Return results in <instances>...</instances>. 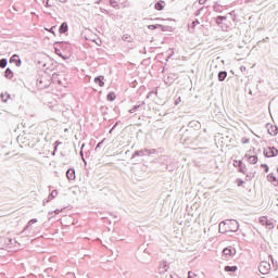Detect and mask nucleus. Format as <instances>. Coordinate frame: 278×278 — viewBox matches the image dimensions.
Listing matches in <instances>:
<instances>
[{"label": "nucleus", "instance_id": "obj_55", "mask_svg": "<svg viewBox=\"0 0 278 278\" xmlns=\"http://www.w3.org/2000/svg\"><path fill=\"white\" fill-rule=\"evenodd\" d=\"M207 0H199V4L200 5H205V2H206Z\"/></svg>", "mask_w": 278, "mask_h": 278}, {"label": "nucleus", "instance_id": "obj_49", "mask_svg": "<svg viewBox=\"0 0 278 278\" xmlns=\"http://www.w3.org/2000/svg\"><path fill=\"white\" fill-rule=\"evenodd\" d=\"M269 257H270V260H271V264H273V266H274V268H275V270H277V262H276V265H275V258H273V255H269Z\"/></svg>", "mask_w": 278, "mask_h": 278}, {"label": "nucleus", "instance_id": "obj_1", "mask_svg": "<svg viewBox=\"0 0 278 278\" xmlns=\"http://www.w3.org/2000/svg\"><path fill=\"white\" fill-rule=\"evenodd\" d=\"M155 153H157V150L144 148V149L135 151L131 155V160L136 157H146V156L149 157L151 155H155Z\"/></svg>", "mask_w": 278, "mask_h": 278}, {"label": "nucleus", "instance_id": "obj_44", "mask_svg": "<svg viewBox=\"0 0 278 278\" xmlns=\"http://www.w3.org/2000/svg\"><path fill=\"white\" fill-rule=\"evenodd\" d=\"M241 142H242V144H249V143L251 142V139H249V138H247V137H243V138L241 139Z\"/></svg>", "mask_w": 278, "mask_h": 278}, {"label": "nucleus", "instance_id": "obj_5", "mask_svg": "<svg viewBox=\"0 0 278 278\" xmlns=\"http://www.w3.org/2000/svg\"><path fill=\"white\" fill-rule=\"evenodd\" d=\"M265 157H277L278 149L275 146H270L264 150Z\"/></svg>", "mask_w": 278, "mask_h": 278}, {"label": "nucleus", "instance_id": "obj_39", "mask_svg": "<svg viewBox=\"0 0 278 278\" xmlns=\"http://www.w3.org/2000/svg\"><path fill=\"white\" fill-rule=\"evenodd\" d=\"M109 3L111 8H118V2H116V0H109Z\"/></svg>", "mask_w": 278, "mask_h": 278}, {"label": "nucleus", "instance_id": "obj_13", "mask_svg": "<svg viewBox=\"0 0 278 278\" xmlns=\"http://www.w3.org/2000/svg\"><path fill=\"white\" fill-rule=\"evenodd\" d=\"M215 23L218 27H222L223 31H227V27H229V24L223 22L219 16L215 18Z\"/></svg>", "mask_w": 278, "mask_h": 278}, {"label": "nucleus", "instance_id": "obj_9", "mask_svg": "<svg viewBox=\"0 0 278 278\" xmlns=\"http://www.w3.org/2000/svg\"><path fill=\"white\" fill-rule=\"evenodd\" d=\"M53 47L61 49L62 51L68 50V41H55Z\"/></svg>", "mask_w": 278, "mask_h": 278}, {"label": "nucleus", "instance_id": "obj_20", "mask_svg": "<svg viewBox=\"0 0 278 278\" xmlns=\"http://www.w3.org/2000/svg\"><path fill=\"white\" fill-rule=\"evenodd\" d=\"M226 227H227V220L226 222H220V224H219V233L229 232V230Z\"/></svg>", "mask_w": 278, "mask_h": 278}, {"label": "nucleus", "instance_id": "obj_15", "mask_svg": "<svg viewBox=\"0 0 278 278\" xmlns=\"http://www.w3.org/2000/svg\"><path fill=\"white\" fill-rule=\"evenodd\" d=\"M168 263L166 261L161 262L159 270L161 275H164V273H168Z\"/></svg>", "mask_w": 278, "mask_h": 278}, {"label": "nucleus", "instance_id": "obj_10", "mask_svg": "<svg viewBox=\"0 0 278 278\" xmlns=\"http://www.w3.org/2000/svg\"><path fill=\"white\" fill-rule=\"evenodd\" d=\"M223 255L229 260V257H233V255H236V249L225 248L223 250Z\"/></svg>", "mask_w": 278, "mask_h": 278}, {"label": "nucleus", "instance_id": "obj_48", "mask_svg": "<svg viewBox=\"0 0 278 278\" xmlns=\"http://www.w3.org/2000/svg\"><path fill=\"white\" fill-rule=\"evenodd\" d=\"M55 26H52L51 28L47 29V31H49V34H53V36H55Z\"/></svg>", "mask_w": 278, "mask_h": 278}, {"label": "nucleus", "instance_id": "obj_60", "mask_svg": "<svg viewBox=\"0 0 278 278\" xmlns=\"http://www.w3.org/2000/svg\"><path fill=\"white\" fill-rule=\"evenodd\" d=\"M255 0H245V3H253Z\"/></svg>", "mask_w": 278, "mask_h": 278}, {"label": "nucleus", "instance_id": "obj_32", "mask_svg": "<svg viewBox=\"0 0 278 278\" xmlns=\"http://www.w3.org/2000/svg\"><path fill=\"white\" fill-rule=\"evenodd\" d=\"M159 29H161V31H173L172 26H164L162 24H160Z\"/></svg>", "mask_w": 278, "mask_h": 278}, {"label": "nucleus", "instance_id": "obj_53", "mask_svg": "<svg viewBox=\"0 0 278 278\" xmlns=\"http://www.w3.org/2000/svg\"><path fill=\"white\" fill-rule=\"evenodd\" d=\"M100 12H101L102 14H110V11H108V10H105V9H103V8H100Z\"/></svg>", "mask_w": 278, "mask_h": 278}, {"label": "nucleus", "instance_id": "obj_59", "mask_svg": "<svg viewBox=\"0 0 278 278\" xmlns=\"http://www.w3.org/2000/svg\"><path fill=\"white\" fill-rule=\"evenodd\" d=\"M46 8H51V4H49V0L46 1Z\"/></svg>", "mask_w": 278, "mask_h": 278}, {"label": "nucleus", "instance_id": "obj_12", "mask_svg": "<svg viewBox=\"0 0 278 278\" xmlns=\"http://www.w3.org/2000/svg\"><path fill=\"white\" fill-rule=\"evenodd\" d=\"M66 178L68 179V181H75V179L77 178V176L75 175V168L71 167L67 169Z\"/></svg>", "mask_w": 278, "mask_h": 278}, {"label": "nucleus", "instance_id": "obj_26", "mask_svg": "<svg viewBox=\"0 0 278 278\" xmlns=\"http://www.w3.org/2000/svg\"><path fill=\"white\" fill-rule=\"evenodd\" d=\"M11 97H12V96H11L10 93H8V92L0 94L1 101H2L3 103H8V100L11 99Z\"/></svg>", "mask_w": 278, "mask_h": 278}, {"label": "nucleus", "instance_id": "obj_8", "mask_svg": "<svg viewBox=\"0 0 278 278\" xmlns=\"http://www.w3.org/2000/svg\"><path fill=\"white\" fill-rule=\"evenodd\" d=\"M10 64H15V66H21L23 64V61H21V56L18 54H13L10 60Z\"/></svg>", "mask_w": 278, "mask_h": 278}, {"label": "nucleus", "instance_id": "obj_58", "mask_svg": "<svg viewBox=\"0 0 278 278\" xmlns=\"http://www.w3.org/2000/svg\"><path fill=\"white\" fill-rule=\"evenodd\" d=\"M179 101H181V98H179L178 100H175V105H179Z\"/></svg>", "mask_w": 278, "mask_h": 278}, {"label": "nucleus", "instance_id": "obj_46", "mask_svg": "<svg viewBox=\"0 0 278 278\" xmlns=\"http://www.w3.org/2000/svg\"><path fill=\"white\" fill-rule=\"evenodd\" d=\"M103 142H105V139H103L102 141L98 142V144L96 146V151L98 149H101V147L103 146Z\"/></svg>", "mask_w": 278, "mask_h": 278}, {"label": "nucleus", "instance_id": "obj_23", "mask_svg": "<svg viewBox=\"0 0 278 278\" xmlns=\"http://www.w3.org/2000/svg\"><path fill=\"white\" fill-rule=\"evenodd\" d=\"M58 197V190H52L51 193L48 195L46 203H49L50 201H53Z\"/></svg>", "mask_w": 278, "mask_h": 278}, {"label": "nucleus", "instance_id": "obj_4", "mask_svg": "<svg viewBox=\"0 0 278 278\" xmlns=\"http://www.w3.org/2000/svg\"><path fill=\"white\" fill-rule=\"evenodd\" d=\"M179 79V75L175 73H169L166 77H164V84L166 86H172V84H175Z\"/></svg>", "mask_w": 278, "mask_h": 278}, {"label": "nucleus", "instance_id": "obj_35", "mask_svg": "<svg viewBox=\"0 0 278 278\" xmlns=\"http://www.w3.org/2000/svg\"><path fill=\"white\" fill-rule=\"evenodd\" d=\"M189 127H197V129H199V127H201V124L197 121H192L189 123Z\"/></svg>", "mask_w": 278, "mask_h": 278}, {"label": "nucleus", "instance_id": "obj_63", "mask_svg": "<svg viewBox=\"0 0 278 278\" xmlns=\"http://www.w3.org/2000/svg\"><path fill=\"white\" fill-rule=\"evenodd\" d=\"M102 192H108V189H102Z\"/></svg>", "mask_w": 278, "mask_h": 278}, {"label": "nucleus", "instance_id": "obj_62", "mask_svg": "<svg viewBox=\"0 0 278 278\" xmlns=\"http://www.w3.org/2000/svg\"><path fill=\"white\" fill-rule=\"evenodd\" d=\"M97 4L101 3V0L96 1Z\"/></svg>", "mask_w": 278, "mask_h": 278}, {"label": "nucleus", "instance_id": "obj_61", "mask_svg": "<svg viewBox=\"0 0 278 278\" xmlns=\"http://www.w3.org/2000/svg\"><path fill=\"white\" fill-rule=\"evenodd\" d=\"M114 129H116V128H114V126L109 130V134H112V131H114Z\"/></svg>", "mask_w": 278, "mask_h": 278}, {"label": "nucleus", "instance_id": "obj_29", "mask_svg": "<svg viewBox=\"0 0 278 278\" xmlns=\"http://www.w3.org/2000/svg\"><path fill=\"white\" fill-rule=\"evenodd\" d=\"M122 40H124V42H134V38H131L129 34L123 35Z\"/></svg>", "mask_w": 278, "mask_h": 278}, {"label": "nucleus", "instance_id": "obj_54", "mask_svg": "<svg viewBox=\"0 0 278 278\" xmlns=\"http://www.w3.org/2000/svg\"><path fill=\"white\" fill-rule=\"evenodd\" d=\"M54 144L55 146H54V151H53L52 155H54L55 151H58V144H60V141H55Z\"/></svg>", "mask_w": 278, "mask_h": 278}, {"label": "nucleus", "instance_id": "obj_47", "mask_svg": "<svg viewBox=\"0 0 278 278\" xmlns=\"http://www.w3.org/2000/svg\"><path fill=\"white\" fill-rule=\"evenodd\" d=\"M237 186H244V180H242L241 178L237 179Z\"/></svg>", "mask_w": 278, "mask_h": 278}, {"label": "nucleus", "instance_id": "obj_64", "mask_svg": "<svg viewBox=\"0 0 278 278\" xmlns=\"http://www.w3.org/2000/svg\"><path fill=\"white\" fill-rule=\"evenodd\" d=\"M276 173H278V167L276 168Z\"/></svg>", "mask_w": 278, "mask_h": 278}, {"label": "nucleus", "instance_id": "obj_41", "mask_svg": "<svg viewBox=\"0 0 278 278\" xmlns=\"http://www.w3.org/2000/svg\"><path fill=\"white\" fill-rule=\"evenodd\" d=\"M64 211V208H56L53 212H49V215L51 216V214H62V212Z\"/></svg>", "mask_w": 278, "mask_h": 278}, {"label": "nucleus", "instance_id": "obj_51", "mask_svg": "<svg viewBox=\"0 0 278 278\" xmlns=\"http://www.w3.org/2000/svg\"><path fill=\"white\" fill-rule=\"evenodd\" d=\"M194 277H197V274H194L193 271L188 273V278H194Z\"/></svg>", "mask_w": 278, "mask_h": 278}, {"label": "nucleus", "instance_id": "obj_21", "mask_svg": "<svg viewBox=\"0 0 278 278\" xmlns=\"http://www.w3.org/2000/svg\"><path fill=\"white\" fill-rule=\"evenodd\" d=\"M218 81H225L227 79V71H220L217 74Z\"/></svg>", "mask_w": 278, "mask_h": 278}, {"label": "nucleus", "instance_id": "obj_42", "mask_svg": "<svg viewBox=\"0 0 278 278\" xmlns=\"http://www.w3.org/2000/svg\"><path fill=\"white\" fill-rule=\"evenodd\" d=\"M253 177H255V174L250 173V174H247L245 179H247V181H251V179H253Z\"/></svg>", "mask_w": 278, "mask_h": 278}, {"label": "nucleus", "instance_id": "obj_33", "mask_svg": "<svg viewBox=\"0 0 278 278\" xmlns=\"http://www.w3.org/2000/svg\"><path fill=\"white\" fill-rule=\"evenodd\" d=\"M165 170H168V173H175V165L174 164L165 165Z\"/></svg>", "mask_w": 278, "mask_h": 278}, {"label": "nucleus", "instance_id": "obj_18", "mask_svg": "<svg viewBox=\"0 0 278 278\" xmlns=\"http://www.w3.org/2000/svg\"><path fill=\"white\" fill-rule=\"evenodd\" d=\"M267 131L269 134V136H277L278 134V127L277 126H273V125H267Z\"/></svg>", "mask_w": 278, "mask_h": 278}, {"label": "nucleus", "instance_id": "obj_25", "mask_svg": "<svg viewBox=\"0 0 278 278\" xmlns=\"http://www.w3.org/2000/svg\"><path fill=\"white\" fill-rule=\"evenodd\" d=\"M54 53H55L56 55H59V58H62L63 60H68V56L62 54V50L59 49V48H56V46H54Z\"/></svg>", "mask_w": 278, "mask_h": 278}, {"label": "nucleus", "instance_id": "obj_34", "mask_svg": "<svg viewBox=\"0 0 278 278\" xmlns=\"http://www.w3.org/2000/svg\"><path fill=\"white\" fill-rule=\"evenodd\" d=\"M8 66V59H1L0 60V68H5Z\"/></svg>", "mask_w": 278, "mask_h": 278}, {"label": "nucleus", "instance_id": "obj_37", "mask_svg": "<svg viewBox=\"0 0 278 278\" xmlns=\"http://www.w3.org/2000/svg\"><path fill=\"white\" fill-rule=\"evenodd\" d=\"M265 227H267V229H275V224L267 219V224L265 225Z\"/></svg>", "mask_w": 278, "mask_h": 278}, {"label": "nucleus", "instance_id": "obj_24", "mask_svg": "<svg viewBox=\"0 0 278 278\" xmlns=\"http://www.w3.org/2000/svg\"><path fill=\"white\" fill-rule=\"evenodd\" d=\"M4 77H5V79H12V77H14V72H12V70L10 67H8L4 71Z\"/></svg>", "mask_w": 278, "mask_h": 278}, {"label": "nucleus", "instance_id": "obj_17", "mask_svg": "<svg viewBox=\"0 0 278 278\" xmlns=\"http://www.w3.org/2000/svg\"><path fill=\"white\" fill-rule=\"evenodd\" d=\"M166 8V2L164 0H160L154 4V9L157 10V12H162Z\"/></svg>", "mask_w": 278, "mask_h": 278}, {"label": "nucleus", "instance_id": "obj_3", "mask_svg": "<svg viewBox=\"0 0 278 278\" xmlns=\"http://www.w3.org/2000/svg\"><path fill=\"white\" fill-rule=\"evenodd\" d=\"M228 231L236 233L238 229H240V224L236 219H228L227 220Z\"/></svg>", "mask_w": 278, "mask_h": 278}, {"label": "nucleus", "instance_id": "obj_30", "mask_svg": "<svg viewBox=\"0 0 278 278\" xmlns=\"http://www.w3.org/2000/svg\"><path fill=\"white\" fill-rule=\"evenodd\" d=\"M197 25H201V22L199 21V18H195V20L191 23V26H189L190 29H191V31H194Z\"/></svg>", "mask_w": 278, "mask_h": 278}, {"label": "nucleus", "instance_id": "obj_2", "mask_svg": "<svg viewBox=\"0 0 278 278\" xmlns=\"http://www.w3.org/2000/svg\"><path fill=\"white\" fill-rule=\"evenodd\" d=\"M270 268H271V266L268 261H263L258 265V270H260L261 275H268V273H270Z\"/></svg>", "mask_w": 278, "mask_h": 278}, {"label": "nucleus", "instance_id": "obj_43", "mask_svg": "<svg viewBox=\"0 0 278 278\" xmlns=\"http://www.w3.org/2000/svg\"><path fill=\"white\" fill-rule=\"evenodd\" d=\"M261 168H264L265 173H268V170H270V167H268V164H261Z\"/></svg>", "mask_w": 278, "mask_h": 278}, {"label": "nucleus", "instance_id": "obj_56", "mask_svg": "<svg viewBox=\"0 0 278 278\" xmlns=\"http://www.w3.org/2000/svg\"><path fill=\"white\" fill-rule=\"evenodd\" d=\"M118 125H121V121L116 122V123L113 125L114 129H116V127H118Z\"/></svg>", "mask_w": 278, "mask_h": 278}, {"label": "nucleus", "instance_id": "obj_19", "mask_svg": "<svg viewBox=\"0 0 278 278\" xmlns=\"http://www.w3.org/2000/svg\"><path fill=\"white\" fill-rule=\"evenodd\" d=\"M68 31V23L63 22L59 27V34H66Z\"/></svg>", "mask_w": 278, "mask_h": 278}, {"label": "nucleus", "instance_id": "obj_7", "mask_svg": "<svg viewBox=\"0 0 278 278\" xmlns=\"http://www.w3.org/2000/svg\"><path fill=\"white\" fill-rule=\"evenodd\" d=\"M144 105H147V103L144 101H142L139 104L134 105L130 110H129V114H136V112H140V110H144Z\"/></svg>", "mask_w": 278, "mask_h": 278}, {"label": "nucleus", "instance_id": "obj_31", "mask_svg": "<svg viewBox=\"0 0 278 278\" xmlns=\"http://www.w3.org/2000/svg\"><path fill=\"white\" fill-rule=\"evenodd\" d=\"M228 18H231V21H233V23H236L238 15L236 14V11H231L228 13Z\"/></svg>", "mask_w": 278, "mask_h": 278}, {"label": "nucleus", "instance_id": "obj_40", "mask_svg": "<svg viewBox=\"0 0 278 278\" xmlns=\"http://www.w3.org/2000/svg\"><path fill=\"white\" fill-rule=\"evenodd\" d=\"M202 10H205V7H202V8L198 9V10L193 13L194 16H201Z\"/></svg>", "mask_w": 278, "mask_h": 278}, {"label": "nucleus", "instance_id": "obj_6", "mask_svg": "<svg viewBox=\"0 0 278 278\" xmlns=\"http://www.w3.org/2000/svg\"><path fill=\"white\" fill-rule=\"evenodd\" d=\"M233 166L239 168V173H242V175H247V165L242 162V160H235Z\"/></svg>", "mask_w": 278, "mask_h": 278}, {"label": "nucleus", "instance_id": "obj_45", "mask_svg": "<svg viewBox=\"0 0 278 278\" xmlns=\"http://www.w3.org/2000/svg\"><path fill=\"white\" fill-rule=\"evenodd\" d=\"M218 17L223 21V23H225V21H227V18H229V14H227V15H218Z\"/></svg>", "mask_w": 278, "mask_h": 278}, {"label": "nucleus", "instance_id": "obj_22", "mask_svg": "<svg viewBox=\"0 0 278 278\" xmlns=\"http://www.w3.org/2000/svg\"><path fill=\"white\" fill-rule=\"evenodd\" d=\"M249 164H255L257 162V155H249V154H245V156Z\"/></svg>", "mask_w": 278, "mask_h": 278}, {"label": "nucleus", "instance_id": "obj_38", "mask_svg": "<svg viewBox=\"0 0 278 278\" xmlns=\"http://www.w3.org/2000/svg\"><path fill=\"white\" fill-rule=\"evenodd\" d=\"M148 29H151V30L160 29V24H151L148 26Z\"/></svg>", "mask_w": 278, "mask_h": 278}, {"label": "nucleus", "instance_id": "obj_52", "mask_svg": "<svg viewBox=\"0 0 278 278\" xmlns=\"http://www.w3.org/2000/svg\"><path fill=\"white\" fill-rule=\"evenodd\" d=\"M213 10H214V12H220V9L218 8V3H216V4L213 7Z\"/></svg>", "mask_w": 278, "mask_h": 278}, {"label": "nucleus", "instance_id": "obj_27", "mask_svg": "<svg viewBox=\"0 0 278 278\" xmlns=\"http://www.w3.org/2000/svg\"><path fill=\"white\" fill-rule=\"evenodd\" d=\"M106 101H116V93L114 91H111L106 94Z\"/></svg>", "mask_w": 278, "mask_h": 278}, {"label": "nucleus", "instance_id": "obj_16", "mask_svg": "<svg viewBox=\"0 0 278 278\" xmlns=\"http://www.w3.org/2000/svg\"><path fill=\"white\" fill-rule=\"evenodd\" d=\"M267 180L270 181V184H273V186H278V178H277V176H275L274 173H270L267 175Z\"/></svg>", "mask_w": 278, "mask_h": 278}, {"label": "nucleus", "instance_id": "obj_11", "mask_svg": "<svg viewBox=\"0 0 278 278\" xmlns=\"http://www.w3.org/2000/svg\"><path fill=\"white\" fill-rule=\"evenodd\" d=\"M35 223H38V218H33V219H30V220L26 224V226L24 227L22 233H28V236H29V233H31V231H29V227H30L31 225H35Z\"/></svg>", "mask_w": 278, "mask_h": 278}, {"label": "nucleus", "instance_id": "obj_36", "mask_svg": "<svg viewBox=\"0 0 278 278\" xmlns=\"http://www.w3.org/2000/svg\"><path fill=\"white\" fill-rule=\"evenodd\" d=\"M260 223L261 225H264L266 227V225L268 224V217L266 216L261 217Z\"/></svg>", "mask_w": 278, "mask_h": 278}, {"label": "nucleus", "instance_id": "obj_28", "mask_svg": "<svg viewBox=\"0 0 278 278\" xmlns=\"http://www.w3.org/2000/svg\"><path fill=\"white\" fill-rule=\"evenodd\" d=\"M225 273H236V270H238V266H226L224 268Z\"/></svg>", "mask_w": 278, "mask_h": 278}, {"label": "nucleus", "instance_id": "obj_50", "mask_svg": "<svg viewBox=\"0 0 278 278\" xmlns=\"http://www.w3.org/2000/svg\"><path fill=\"white\" fill-rule=\"evenodd\" d=\"M41 88H49V85H42V78L37 80Z\"/></svg>", "mask_w": 278, "mask_h": 278}, {"label": "nucleus", "instance_id": "obj_57", "mask_svg": "<svg viewBox=\"0 0 278 278\" xmlns=\"http://www.w3.org/2000/svg\"><path fill=\"white\" fill-rule=\"evenodd\" d=\"M55 1H58L59 3H66V1L68 0H55Z\"/></svg>", "mask_w": 278, "mask_h": 278}, {"label": "nucleus", "instance_id": "obj_14", "mask_svg": "<svg viewBox=\"0 0 278 278\" xmlns=\"http://www.w3.org/2000/svg\"><path fill=\"white\" fill-rule=\"evenodd\" d=\"M104 79H105V76L100 75V76L94 77L93 81H94V84H98V86L100 88H103V86H105Z\"/></svg>", "mask_w": 278, "mask_h": 278}]
</instances>
